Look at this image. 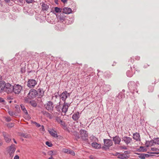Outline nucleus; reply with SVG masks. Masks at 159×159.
<instances>
[{"mask_svg":"<svg viewBox=\"0 0 159 159\" xmlns=\"http://www.w3.org/2000/svg\"><path fill=\"white\" fill-rule=\"evenodd\" d=\"M145 154V158L146 157H149L151 156H153L152 155H151L148 154Z\"/></svg>","mask_w":159,"mask_h":159,"instance_id":"864d4df0","label":"nucleus"},{"mask_svg":"<svg viewBox=\"0 0 159 159\" xmlns=\"http://www.w3.org/2000/svg\"><path fill=\"white\" fill-rule=\"evenodd\" d=\"M55 108L57 111L60 112L61 107L59 105L57 106Z\"/></svg>","mask_w":159,"mask_h":159,"instance_id":"79ce46f5","label":"nucleus"},{"mask_svg":"<svg viewBox=\"0 0 159 159\" xmlns=\"http://www.w3.org/2000/svg\"><path fill=\"white\" fill-rule=\"evenodd\" d=\"M89 158L91 159H94V157L92 155H91L89 156Z\"/></svg>","mask_w":159,"mask_h":159,"instance_id":"774afa93","label":"nucleus"},{"mask_svg":"<svg viewBox=\"0 0 159 159\" xmlns=\"http://www.w3.org/2000/svg\"><path fill=\"white\" fill-rule=\"evenodd\" d=\"M55 11L56 13L60 12L61 11L62 9L61 8L56 7L54 8Z\"/></svg>","mask_w":159,"mask_h":159,"instance_id":"f704fd0d","label":"nucleus"},{"mask_svg":"<svg viewBox=\"0 0 159 159\" xmlns=\"http://www.w3.org/2000/svg\"><path fill=\"white\" fill-rule=\"evenodd\" d=\"M124 153H125L126 154H128L130 153V152H129V151H125L124 152Z\"/></svg>","mask_w":159,"mask_h":159,"instance_id":"338daca9","label":"nucleus"},{"mask_svg":"<svg viewBox=\"0 0 159 159\" xmlns=\"http://www.w3.org/2000/svg\"><path fill=\"white\" fill-rule=\"evenodd\" d=\"M22 89V87L19 84H15L13 86V92L16 94H19Z\"/></svg>","mask_w":159,"mask_h":159,"instance_id":"20e7f679","label":"nucleus"},{"mask_svg":"<svg viewBox=\"0 0 159 159\" xmlns=\"http://www.w3.org/2000/svg\"><path fill=\"white\" fill-rule=\"evenodd\" d=\"M70 106V103H68L64 102L63 103L62 108L61 109L62 112L65 113L66 112L69 107Z\"/></svg>","mask_w":159,"mask_h":159,"instance_id":"4468645a","label":"nucleus"},{"mask_svg":"<svg viewBox=\"0 0 159 159\" xmlns=\"http://www.w3.org/2000/svg\"><path fill=\"white\" fill-rule=\"evenodd\" d=\"M14 159H19V156L18 155H16Z\"/></svg>","mask_w":159,"mask_h":159,"instance_id":"052dcab7","label":"nucleus"},{"mask_svg":"<svg viewBox=\"0 0 159 159\" xmlns=\"http://www.w3.org/2000/svg\"><path fill=\"white\" fill-rule=\"evenodd\" d=\"M31 105L34 107H35L37 106V104L35 102H31Z\"/></svg>","mask_w":159,"mask_h":159,"instance_id":"de8ad7c7","label":"nucleus"},{"mask_svg":"<svg viewBox=\"0 0 159 159\" xmlns=\"http://www.w3.org/2000/svg\"><path fill=\"white\" fill-rule=\"evenodd\" d=\"M57 19L61 22H63L65 21L66 18V16L64 13H61L58 14L57 16Z\"/></svg>","mask_w":159,"mask_h":159,"instance_id":"9b49d317","label":"nucleus"},{"mask_svg":"<svg viewBox=\"0 0 159 159\" xmlns=\"http://www.w3.org/2000/svg\"><path fill=\"white\" fill-rule=\"evenodd\" d=\"M136 154L139 155V157L140 159H144L145 158V154L144 153H136Z\"/></svg>","mask_w":159,"mask_h":159,"instance_id":"c756f323","label":"nucleus"},{"mask_svg":"<svg viewBox=\"0 0 159 159\" xmlns=\"http://www.w3.org/2000/svg\"><path fill=\"white\" fill-rule=\"evenodd\" d=\"M80 117V115L79 112H77L73 114L72 118L74 120L76 121L78 120Z\"/></svg>","mask_w":159,"mask_h":159,"instance_id":"a211bd4d","label":"nucleus"},{"mask_svg":"<svg viewBox=\"0 0 159 159\" xmlns=\"http://www.w3.org/2000/svg\"><path fill=\"white\" fill-rule=\"evenodd\" d=\"M149 143L150 144H152V146L154 145L155 144V141L154 139H152L150 141H149Z\"/></svg>","mask_w":159,"mask_h":159,"instance_id":"49530a36","label":"nucleus"},{"mask_svg":"<svg viewBox=\"0 0 159 159\" xmlns=\"http://www.w3.org/2000/svg\"><path fill=\"white\" fill-rule=\"evenodd\" d=\"M113 141L115 144H119L121 141V139L118 135H116L113 137Z\"/></svg>","mask_w":159,"mask_h":159,"instance_id":"dca6fc26","label":"nucleus"},{"mask_svg":"<svg viewBox=\"0 0 159 159\" xmlns=\"http://www.w3.org/2000/svg\"><path fill=\"white\" fill-rule=\"evenodd\" d=\"M49 8V6L47 4L42 3V9L43 11H47Z\"/></svg>","mask_w":159,"mask_h":159,"instance_id":"412c9836","label":"nucleus"},{"mask_svg":"<svg viewBox=\"0 0 159 159\" xmlns=\"http://www.w3.org/2000/svg\"><path fill=\"white\" fill-rule=\"evenodd\" d=\"M146 148L144 147L140 146L139 148H138L137 150V151L139 152H145L147 151Z\"/></svg>","mask_w":159,"mask_h":159,"instance_id":"bb28decb","label":"nucleus"},{"mask_svg":"<svg viewBox=\"0 0 159 159\" xmlns=\"http://www.w3.org/2000/svg\"><path fill=\"white\" fill-rule=\"evenodd\" d=\"M134 72L131 67H130V70H128L126 72V75L128 77H131L133 75Z\"/></svg>","mask_w":159,"mask_h":159,"instance_id":"4be33fe9","label":"nucleus"},{"mask_svg":"<svg viewBox=\"0 0 159 159\" xmlns=\"http://www.w3.org/2000/svg\"><path fill=\"white\" fill-rule=\"evenodd\" d=\"M41 126V127L40 129V131H45V129H44V126L43 125H42Z\"/></svg>","mask_w":159,"mask_h":159,"instance_id":"8fccbe9b","label":"nucleus"},{"mask_svg":"<svg viewBox=\"0 0 159 159\" xmlns=\"http://www.w3.org/2000/svg\"><path fill=\"white\" fill-rule=\"evenodd\" d=\"M70 93H68L67 91H65L62 92L59 96L62 100L64 102H65L68 97L70 96Z\"/></svg>","mask_w":159,"mask_h":159,"instance_id":"6e6552de","label":"nucleus"},{"mask_svg":"<svg viewBox=\"0 0 159 159\" xmlns=\"http://www.w3.org/2000/svg\"><path fill=\"white\" fill-rule=\"evenodd\" d=\"M53 152L52 151H50L49 152V154L51 155H53Z\"/></svg>","mask_w":159,"mask_h":159,"instance_id":"680f3d73","label":"nucleus"},{"mask_svg":"<svg viewBox=\"0 0 159 159\" xmlns=\"http://www.w3.org/2000/svg\"><path fill=\"white\" fill-rule=\"evenodd\" d=\"M122 141H123L126 144L128 145L131 142L132 139L129 137L124 136L122 138Z\"/></svg>","mask_w":159,"mask_h":159,"instance_id":"f8f14e48","label":"nucleus"},{"mask_svg":"<svg viewBox=\"0 0 159 159\" xmlns=\"http://www.w3.org/2000/svg\"><path fill=\"white\" fill-rule=\"evenodd\" d=\"M45 108L48 111H52L53 108V104L51 101H48L44 105Z\"/></svg>","mask_w":159,"mask_h":159,"instance_id":"1a4fd4ad","label":"nucleus"},{"mask_svg":"<svg viewBox=\"0 0 159 159\" xmlns=\"http://www.w3.org/2000/svg\"><path fill=\"white\" fill-rule=\"evenodd\" d=\"M148 153H149V152H148ZM150 154H159V152H150Z\"/></svg>","mask_w":159,"mask_h":159,"instance_id":"0e129e2a","label":"nucleus"},{"mask_svg":"<svg viewBox=\"0 0 159 159\" xmlns=\"http://www.w3.org/2000/svg\"><path fill=\"white\" fill-rule=\"evenodd\" d=\"M124 96V93L122 92H120L119 93L118 95L116 97V100L117 101H119L120 100H121Z\"/></svg>","mask_w":159,"mask_h":159,"instance_id":"5701e85b","label":"nucleus"},{"mask_svg":"<svg viewBox=\"0 0 159 159\" xmlns=\"http://www.w3.org/2000/svg\"><path fill=\"white\" fill-rule=\"evenodd\" d=\"M91 145L93 148L97 149H100L101 148V145L96 142L92 143Z\"/></svg>","mask_w":159,"mask_h":159,"instance_id":"6ab92c4d","label":"nucleus"},{"mask_svg":"<svg viewBox=\"0 0 159 159\" xmlns=\"http://www.w3.org/2000/svg\"><path fill=\"white\" fill-rule=\"evenodd\" d=\"M155 144L159 145V138H154Z\"/></svg>","mask_w":159,"mask_h":159,"instance_id":"c9c22d12","label":"nucleus"},{"mask_svg":"<svg viewBox=\"0 0 159 159\" xmlns=\"http://www.w3.org/2000/svg\"><path fill=\"white\" fill-rule=\"evenodd\" d=\"M19 135L25 138H28L29 137V135L28 134H26L23 133H19Z\"/></svg>","mask_w":159,"mask_h":159,"instance_id":"2f4dec72","label":"nucleus"},{"mask_svg":"<svg viewBox=\"0 0 159 159\" xmlns=\"http://www.w3.org/2000/svg\"><path fill=\"white\" fill-rule=\"evenodd\" d=\"M74 136H75V138L77 140L78 139H79L80 137H80L79 134L77 132H74Z\"/></svg>","mask_w":159,"mask_h":159,"instance_id":"473e14b6","label":"nucleus"},{"mask_svg":"<svg viewBox=\"0 0 159 159\" xmlns=\"http://www.w3.org/2000/svg\"><path fill=\"white\" fill-rule=\"evenodd\" d=\"M46 144L49 147H52V144L51 143L49 142L48 141L46 142Z\"/></svg>","mask_w":159,"mask_h":159,"instance_id":"a18cd8bd","label":"nucleus"},{"mask_svg":"<svg viewBox=\"0 0 159 159\" xmlns=\"http://www.w3.org/2000/svg\"><path fill=\"white\" fill-rule=\"evenodd\" d=\"M133 138L134 139L136 140L137 141H140V136L139 133H134L133 134Z\"/></svg>","mask_w":159,"mask_h":159,"instance_id":"f3484780","label":"nucleus"},{"mask_svg":"<svg viewBox=\"0 0 159 159\" xmlns=\"http://www.w3.org/2000/svg\"><path fill=\"white\" fill-rule=\"evenodd\" d=\"M26 2L28 3H32L33 0H25Z\"/></svg>","mask_w":159,"mask_h":159,"instance_id":"3c124183","label":"nucleus"},{"mask_svg":"<svg viewBox=\"0 0 159 159\" xmlns=\"http://www.w3.org/2000/svg\"><path fill=\"white\" fill-rule=\"evenodd\" d=\"M148 89H149V92H153V90L154 88L153 86H149L148 87Z\"/></svg>","mask_w":159,"mask_h":159,"instance_id":"37998d69","label":"nucleus"},{"mask_svg":"<svg viewBox=\"0 0 159 159\" xmlns=\"http://www.w3.org/2000/svg\"><path fill=\"white\" fill-rule=\"evenodd\" d=\"M49 134L53 137L55 138L58 137V135L57 133H56V131H54V132L53 131V130H48Z\"/></svg>","mask_w":159,"mask_h":159,"instance_id":"393cba45","label":"nucleus"},{"mask_svg":"<svg viewBox=\"0 0 159 159\" xmlns=\"http://www.w3.org/2000/svg\"><path fill=\"white\" fill-rule=\"evenodd\" d=\"M134 61V59H132L131 57L130 58L129 61V62H130L131 63H133Z\"/></svg>","mask_w":159,"mask_h":159,"instance_id":"6e6d98bb","label":"nucleus"},{"mask_svg":"<svg viewBox=\"0 0 159 159\" xmlns=\"http://www.w3.org/2000/svg\"><path fill=\"white\" fill-rule=\"evenodd\" d=\"M103 142L104 145L102 147V150H105L109 149L113 144L112 140L110 139H104Z\"/></svg>","mask_w":159,"mask_h":159,"instance_id":"7ed1b4c3","label":"nucleus"},{"mask_svg":"<svg viewBox=\"0 0 159 159\" xmlns=\"http://www.w3.org/2000/svg\"><path fill=\"white\" fill-rule=\"evenodd\" d=\"M20 106L21 110L23 111L25 113L26 115H28V112L26 109L25 107L22 104L20 105Z\"/></svg>","mask_w":159,"mask_h":159,"instance_id":"c85d7f7f","label":"nucleus"},{"mask_svg":"<svg viewBox=\"0 0 159 159\" xmlns=\"http://www.w3.org/2000/svg\"><path fill=\"white\" fill-rule=\"evenodd\" d=\"M137 86L136 83L133 81H130L128 84V88L130 92L132 93L133 94H134L135 92L138 93V91L137 90Z\"/></svg>","mask_w":159,"mask_h":159,"instance_id":"f03ea898","label":"nucleus"},{"mask_svg":"<svg viewBox=\"0 0 159 159\" xmlns=\"http://www.w3.org/2000/svg\"><path fill=\"white\" fill-rule=\"evenodd\" d=\"M37 82L35 80L31 79L28 80L27 85L30 89L34 88L37 84Z\"/></svg>","mask_w":159,"mask_h":159,"instance_id":"423d86ee","label":"nucleus"},{"mask_svg":"<svg viewBox=\"0 0 159 159\" xmlns=\"http://www.w3.org/2000/svg\"><path fill=\"white\" fill-rule=\"evenodd\" d=\"M103 90L105 93H106L109 91L110 89V86L109 85H105L103 86Z\"/></svg>","mask_w":159,"mask_h":159,"instance_id":"a878e982","label":"nucleus"},{"mask_svg":"<svg viewBox=\"0 0 159 159\" xmlns=\"http://www.w3.org/2000/svg\"><path fill=\"white\" fill-rule=\"evenodd\" d=\"M7 111L9 115L11 116H14V115H16V113H14L13 111H11L8 109Z\"/></svg>","mask_w":159,"mask_h":159,"instance_id":"72a5a7b5","label":"nucleus"},{"mask_svg":"<svg viewBox=\"0 0 159 159\" xmlns=\"http://www.w3.org/2000/svg\"><path fill=\"white\" fill-rule=\"evenodd\" d=\"M5 100H4L2 98H0V102H5Z\"/></svg>","mask_w":159,"mask_h":159,"instance_id":"bf43d9fd","label":"nucleus"},{"mask_svg":"<svg viewBox=\"0 0 159 159\" xmlns=\"http://www.w3.org/2000/svg\"><path fill=\"white\" fill-rule=\"evenodd\" d=\"M145 145L147 147H148L149 146H152V144H150L149 143V141H146Z\"/></svg>","mask_w":159,"mask_h":159,"instance_id":"c03bdc74","label":"nucleus"},{"mask_svg":"<svg viewBox=\"0 0 159 159\" xmlns=\"http://www.w3.org/2000/svg\"><path fill=\"white\" fill-rule=\"evenodd\" d=\"M37 95V91L34 89H32L30 90L27 97L31 99L35 98Z\"/></svg>","mask_w":159,"mask_h":159,"instance_id":"39448f33","label":"nucleus"},{"mask_svg":"<svg viewBox=\"0 0 159 159\" xmlns=\"http://www.w3.org/2000/svg\"><path fill=\"white\" fill-rule=\"evenodd\" d=\"M37 93L38 97L41 98H42L44 95V91L43 88H40L38 89Z\"/></svg>","mask_w":159,"mask_h":159,"instance_id":"ddd939ff","label":"nucleus"},{"mask_svg":"<svg viewBox=\"0 0 159 159\" xmlns=\"http://www.w3.org/2000/svg\"><path fill=\"white\" fill-rule=\"evenodd\" d=\"M0 84L3 85L2 87H0L2 91L5 92L7 93H11L13 92V86L10 83H8L5 84V81H2L0 82Z\"/></svg>","mask_w":159,"mask_h":159,"instance_id":"f257e3e1","label":"nucleus"},{"mask_svg":"<svg viewBox=\"0 0 159 159\" xmlns=\"http://www.w3.org/2000/svg\"><path fill=\"white\" fill-rule=\"evenodd\" d=\"M120 154V153L119 152H116L115 154H113L114 156H117L118 157V156H119V155Z\"/></svg>","mask_w":159,"mask_h":159,"instance_id":"4d7b16f0","label":"nucleus"},{"mask_svg":"<svg viewBox=\"0 0 159 159\" xmlns=\"http://www.w3.org/2000/svg\"><path fill=\"white\" fill-rule=\"evenodd\" d=\"M15 108L16 109V111L17 113H19L20 111V107L18 105H16L15 106Z\"/></svg>","mask_w":159,"mask_h":159,"instance_id":"7c9ffc66","label":"nucleus"},{"mask_svg":"<svg viewBox=\"0 0 159 159\" xmlns=\"http://www.w3.org/2000/svg\"><path fill=\"white\" fill-rule=\"evenodd\" d=\"M41 113L43 115L46 116H48L49 115H50L49 113L44 111H42Z\"/></svg>","mask_w":159,"mask_h":159,"instance_id":"4c0bfd02","label":"nucleus"},{"mask_svg":"<svg viewBox=\"0 0 159 159\" xmlns=\"http://www.w3.org/2000/svg\"><path fill=\"white\" fill-rule=\"evenodd\" d=\"M11 119L10 117H8L6 118V120L7 122H9L11 120Z\"/></svg>","mask_w":159,"mask_h":159,"instance_id":"603ef678","label":"nucleus"},{"mask_svg":"<svg viewBox=\"0 0 159 159\" xmlns=\"http://www.w3.org/2000/svg\"><path fill=\"white\" fill-rule=\"evenodd\" d=\"M140 57L138 56H136L135 57V59L137 60H139L140 59Z\"/></svg>","mask_w":159,"mask_h":159,"instance_id":"13d9d810","label":"nucleus"},{"mask_svg":"<svg viewBox=\"0 0 159 159\" xmlns=\"http://www.w3.org/2000/svg\"><path fill=\"white\" fill-rule=\"evenodd\" d=\"M2 134L6 142L9 143L11 140L10 136L6 133L3 132Z\"/></svg>","mask_w":159,"mask_h":159,"instance_id":"2eb2a0df","label":"nucleus"},{"mask_svg":"<svg viewBox=\"0 0 159 159\" xmlns=\"http://www.w3.org/2000/svg\"><path fill=\"white\" fill-rule=\"evenodd\" d=\"M72 11L71 9L70 8L64 7L63 9V13L64 14H69L71 13Z\"/></svg>","mask_w":159,"mask_h":159,"instance_id":"aec40b11","label":"nucleus"},{"mask_svg":"<svg viewBox=\"0 0 159 159\" xmlns=\"http://www.w3.org/2000/svg\"><path fill=\"white\" fill-rule=\"evenodd\" d=\"M151 150L153 151L157 152L159 150L158 149L155 148H152Z\"/></svg>","mask_w":159,"mask_h":159,"instance_id":"09e8293b","label":"nucleus"},{"mask_svg":"<svg viewBox=\"0 0 159 159\" xmlns=\"http://www.w3.org/2000/svg\"><path fill=\"white\" fill-rule=\"evenodd\" d=\"M16 149L12 145L10 146L9 147V153H13L15 152Z\"/></svg>","mask_w":159,"mask_h":159,"instance_id":"cd10ccee","label":"nucleus"},{"mask_svg":"<svg viewBox=\"0 0 159 159\" xmlns=\"http://www.w3.org/2000/svg\"><path fill=\"white\" fill-rule=\"evenodd\" d=\"M36 126L38 127H39L41 126V125H40V124L37 123V124L36 125Z\"/></svg>","mask_w":159,"mask_h":159,"instance_id":"69168bd1","label":"nucleus"},{"mask_svg":"<svg viewBox=\"0 0 159 159\" xmlns=\"http://www.w3.org/2000/svg\"><path fill=\"white\" fill-rule=\"evenodd\" d=\"M7 125L8 127L10 128H12L13 127L14 125V123H10L7 124Z\"/></svg>","mask_w":159,"mask_h":159,"instance_id":"e433bc0d","label":"nucleus"},{"mask_svg":"<svg viewBox=\"0 0 159 159\" xmlns=\"http://www.w3.org/2000/svg\"><path fill=\"white\" fill-rule=\"evenodd\" d=\"M61 1L64 3H66L67 2V0H61Z\"/></svg>","mask_w":159,"mask_h":159,"instance_id":"e2e57ef3","label":"nucleus"},{"mask_svg":"<svg viewBox=\"0 0 159 159\" xmlns=\"http://www.w3.org/2000/svg\"><path fill=\"white\" fill-rule=\"evenodd\" d=\"M129 157L127 155L123 153H120L119 156H118V158L120 159H128Z\"/></svg>","mask_w":159,"mask_h":159,"instance_id":"b1692460","label":"nucleus"},{"mask_svg":"<svg viewBox=\"0 0 159 159\" xmlns=\"http://www.w3.org/2000/svg\"><path fill=\"white\" fill-rule=\"evenodd\" d=\"M68 154H70V155H71L73 156H74L75 155V153L72 150L70 149L69 150V151L68 152Z\"/></svg>","mask_w":159,"mask_h":159,"instance_id":"58836bf2","label":"nucleus"},{"mask_svg":"<svg viewBox=\"0 0 159 159\" xmlns=\"http://www.w3.org/2000/svg\"><path fill=\"white\" fill-rule=\"evenodd\" d=\"M120 148L121 149H127V147L125 146H121Z\"/></svg>","mask_w":159,"mask_h":159,"instance_id":"5fc2aeb1","label":"nucleus"},{"mask_svg":"<svg viewBox=\"0 0 159 159\" xmlns=\"http://www.w3.org/2000/svg\"><path fill=\"white\" fill-rule=\"evenodd\" d=\"M56 120L58 123L60 124L61 125L63 126V129H68L66 126L65 122L61 120L60 117L57 116L56 117Z\"/></svg>","mask_w":159,"mask_h":159,"instance_id":"9d476101","label":"nucleus"},{"mask_svg":"<svg viewBox=\"0 0 159 159\" xmlns=\"http://www.w3.org/2000/svg\"><path fill=\"white\" fill-rule=\"evenodd\" d=\"M70 149L63 148L62 149V152L66 153L68 154Z\"/></svg>","mask_w":159,"mask_h":159,"instance_id":"ea45409f","label":"nucleus"},{"mask_svg":"<svg viewBox=\"0 0 159 159\" xmlns=\"http://www.w3.org/2000/svg\"><path fill=\"white\" fill-rule=\"evenodd\" d=\"M89 139L90 140L93 141H95V140L97 139V138L93 135L91 136L90 137Z\"/></svg>","mask_w":159,"mask_h":159,"instance_id":"a19ab883","label":"nucleus"},{"mask_svg":"<svg viewBox=\"0 0 159 159\" xmlns=\"http://www.w3.org/2000/svg\"><path fill=\"white\" fill-rule=\"evenodd\" d=\"M80 138L83 140L84 141L88 140V134L87 131L83 129L80 130Z\"/></svg>","mask_w":159,"mask_h":159,"instance_id":"0eeeda50","label":"nucleus"}]
</instances>
